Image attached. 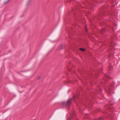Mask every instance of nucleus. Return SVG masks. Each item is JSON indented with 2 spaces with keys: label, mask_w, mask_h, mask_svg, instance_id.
Returning <instances> with one entry per match:
<instances>
[{
  "label": "nucleus",
  "mask_w": 120,
  "mask_h": 120,
  "mask_svg": "<svg viewBox=\"0 0 120 120\" xmlns=\"http://www.w3.org/2000/svg\"><path fill=\"white\" fill-rule=\"evenodd\" d=\"M77 97L76 96H74L72 98L69 99L67 102H63L62 105L64 107H68L72 103V101H74L75 99Z\"/></svg>",
  "instance_id": "nucleus-1"
},
{
  "label": "nucleus",
  "mask_w": 120,
  "mask_h": 120,
  "mask_svg": "<svg viewBox=\"0 0 120 120\" xmlns=\"http://www.w3.org/2000/svg\"><path fill=\"white\" fill-rule=\"evenodd\" d=\"M114 84L112 83V84H110L109 86H108L106 89H105V90L107 91H108L109 93H110L111 92L110 91H111L112 89L113 88V85Z\"/></svg>",
  "instance_id": "nucleus-2"
},
{
  "label": "nucleus",
  "mask_w": 120,
  "mask_h": 120,
  "mask_svg": "<svg viewBox=\"0 0 120 120\" xmlns=\"http://www.w3.org/2000/svg\"><path fill=\"white\" fill-rule=\"evenodd\" d=\"M113 63H109V67H108L109 69V70H110L111 69V68H112V65Z\"/></svg>",
  "instance_id": "nucleus-3"
},
{
  "label": "nucleus",
  "mask_w": 120,
  "mask_h": 120,
  "mask_svg": "<svg viewBox=\"0 0 120 120\" xmlns=\"http://www.w3.org/2000/svg\"><path fill=\"white\" fill-rule=\"evenodd\" d=\"M97 91H98L99 93H100L101 92V89L99 86H98L96 89Z\"/></svg>",
  "instance_id": "nucleus-4"
},
{
  "label": "nucleus",
  "mask_w": 120,
  "mask_h": 120,
  "mask_svg": "<svg viewBox=\"0 0 120 120\" xmlns=\"http://www.w3.org/2000/svg\"><path fill=\"white\" fill-rule=\"evenodd\" d=\"M30 1V0H28L26 4V5L27 6H28L29 4Z\"/></svg>",
  "instance_id": "nucleus-5"
},
{
  "label": "nucleus",
  "mask_w": 120,
  "mask_h": 120,
  "mask_svg": "<svg viewBox=\"0 0 120 120\" xmlns=\"http://www.w3.org/2000/svg\"><path fill=\"white\" fill-rule=\"evenodd\" d=\"M79 49L82 51H85V50L84 49H82V48H80Z\"/></svg>",
  "instance_id": "nucleus-6"
},
{
  "label": "nucleus",
  "mask_w": 120,
  "mask_h": 120,
  "mask_svg": "<svg viewBox=\"0 0 120 120\" xmlns=\"http://www.w3.org/2000/svg\"><path fill=\"white\" fill-rule=\"evenodd\" d=\"M9 0H7L6 1H5L4 2V3L5 4H7L9 2Z\"/></svg>",
  "instance_id": "nucleus-7"
},
{
  "label": "nucleus",
  "mask_w": 120,
  "mask_h": 120,
  "mask_svg": "<svg viewBox=\"0 0 120 120\" xmlns=\"http://www.w3.org/2000/svg\"><path fill=\"white\" fill-rule=\"evenodd\" d=\"M106 78H105L104 79L105 80H107L109 78V77L108 76L106 75Z\"/></svg>",
  "instance_id": "nucleus-8"
},
{
  "label": "nucleus",
  "mask_w": 120,
  "mask_h": 120,
  "mask_svg": "<svg viewBox=\"0 0 120 120\" xmlns=\"http://www.w3.org/2000/svg\"><path fill=\"white\" fill-rule=\"evenodd\" d=\"M105 31V28H103L102 29V30L101 31V33H102V32H103L104 31Z\"/></svg>",
  "instance_id": "nucleus-9"
},
{
  "label": "nucleus",
  "mask_w": 120,
  "mask_h": 120,
  "mask_svg": "<svg viewBox=\"0 0 120 120\" xmlns=\"http://www.w3.org/2000/svg\"><path fill=\"white\" fill-rule=\"evenodd\" d=\"M102 119V118L101 117L99 118L98 119V120H101Z\"/></svg>",
  "instance_id": "nucleus-10"
}]
</instances>
